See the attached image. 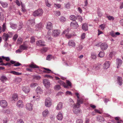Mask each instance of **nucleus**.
Returning a JSON list of instances; mask_svg holds the SVG:
<instances>
[{
    "label": "nucleus",
    "mask_w": 123,
    "mask_h": 123,
    "mask_svg": "<svg viewBox=\"0 0 123 123\" xmlns=\"http://www.w3.org/2000/svg\"><path fill=\"white\" fill-rule=\"evenodd\" d=\"M20 49L22 50L26 49L27 48V47L25 46L21 45L20 47Z\"/></svg>",
    "instance_id": "36"
},
{
    "label": "nucleus",
    "mask_w": 123,
    "mask_h": 123,
    "mask_svg": "<svg viewBox=\"0 0 123 123\" xmlns=\"http://www.w3.org/2000/svg\"><path fill=\"white\" fill-rule=\"evenodd\" d=\"M46 5L48 7H50V6H51V4H50L48 2H46Z\"/></svg>",
    "instance_id": "55"
},
{
    "label": "nucleus",
    "mask_w": 123,
    "mask_h": 123,
    "mask_svg": "<svg viewBox=\"0 0 123 123\" xmlns=\"http://www.w3.org/2000/svg\"><path fill=\"white\" fill-rule=\"evenodd\" d=\"M36 93L38 95H40L43 93V91L41 88L39 87H38L36 90Z\"/></svg>",
    "instance_id": "13"
},
{
    "label": "nucleus",
    "mask_w": 123,
    "mask_h": 123,
    "mask_svg": "<svg viewBox=\"0 0 123 123\" xmlns=\"http://www.w3.org/2000/svg\"><path fill=\"white\" fill-rule=\"evenodd\" d=\"M66 95H72V94L69 91H67L66 92Z\"/></svg>",
    "instance_id": "48"
},
{
    "label": "nucleus",
    "mask_w": 123,
    "mask_h": 123,
    "mask_svg": "<svg viewBox=\"0 0 123 123\" xmlns=\"http://www.w3.org/2000/svg\"><path fill=\"white\" fill-rule=\"evenodd\" d=\"M45 105L47 107H50L52 104L51 100L49 98H47L45 99Z\"/></svg>",
    "instance_id": "3"
},
{
    "label": "nucleus",
    "mask_w": 123,
    "mask_h": 123,
    "mask_svg": "<svg viewBox=\"0 0 123 123\" xmlns=\"http://www.w3.org/2000/svg\"><path fill=\"white\" fill-rule=\"evenodd\" d=\"M75 94L77 96V98L78 99H79V93H75Z\"/></svg>",
    "instance_id": "63"
},
{
    "label": "nucleus",
    "mask_w": 123,
    "mask_h": 123,
    "mask_svg": "<svg viewBox=\"0 0 123 123\" xmlns=\"http://www.w3.org/2000/svg\"><path fill=\"white\" fill-rule=\"evenodd\" d=\"M54 6L56 8H60L61 7V5L59 4H55Z\"/></svg>",
    "instance_id": "34"
},
{
    "label": "nucleus",
    "mask_w": 123,
    "mask_h": 123,
    "mask_svg": "<svg viewBox=\"0 0 123 123\" xmlns=\"http://www.w3.org/2000/svg\"><path fill=\"white\" fill-rule=\"evenodd\" d=\"M70 6L69 5V4H67L66 5V7L67 8H68Z\"/></svg>",
    "instance_id": "62"
},
{
    "label": "nucleus",
    "mask_w": 123,
    "mask_h": 123,
    "mask_svg": "<svg viewBox=\"0 0 123 123\" xmlns=\"http://www.w3.org/2000/svg\"><path fill=\"white\" fill-rule=\"evenodd\" d=\"M117 64L118 65L117 68H118V66H121L122 63V61L120 59H118L117 60Z\"/></svg>",
    "instance_id": "27"
},
{
    "label": "nucleus",
    "mask_w": 123,
    "mask_h": 123,
    "mask_svg": "<svg viewBox=\"0 0 123 123\" xmlns=\"http://www.w3.org/2000/svg\"><path fill=\"white\" fill-rule=\"evenodd\" d=\"M17 104L18 106L19 107H22L23 106V103L21 101H18L17 103Z\"/></svg>",
    "instance_id": "26"
},
{
    "label": "nucleus",
    "mask_w": 123,
    "mask_h": 123,
    "mask_svg": "<svg viewBox=\"0 0 123 123\" xmlns=\"http://www.w3.org/2000/svg\"><path fill=\"white\" fill-rule=\"evenodd\" d=\"M5 59L7 61H9L10 59L9 57H6L5 58Z\"/></svg>",
    "instance_id": "61"
},
{
    "label": "nucleus",
    "mask_w": 123,
    "mask_h": 123,
    "mask_svg": "<svg viewBox=\"0 0 123 123\" xmlns=\"http://www.w3.org/2000/svg\"><path fill=\"white\" fill-rule=\"evenodd\" d=\"M30 67L32 68H38V67L36 65L34 64H31L30 65Z\"/></svg>",
    "instance_id": "31"
},
{
    "label": "nucleus",
    "mask_w": 123,
    "mask_h": 123,
    "mask_svg": "<svg viewBox=\"0 0 123 123\" xmlns=\"http://www.w3.org/2000/svg\"><path fill=\"white\" fill-rule=\"evenodd\" d=\"M49 114V111L48 110H44L42 112V115L44 117L47 116Z\"/></svg>",
    "instance_id": "14"
},
{
    "label": "nucleus",
    "mask_w": 123,
    "mask_h": 123,
    "mask_svg": "<svg viewBox=\"0 0 123 123\" xmlns=\"http://www.w3.org/2000/svg\"><path fill=\"white\" fill-rule=\"evenodd\" d=\"M43 13V11L41 9H39L33 12V15L35 16H40L42 15Z\"/></svg>",
    "instance_id": "2"
},
{
    "label": "nucleus",
    "mask_w": 123,
    "mask_h": 123,
    "mask_svg": "<svg viewBox=\"0 0 123 123\" xmlns=\"http://www.w3.org/2000/svg\"><path fill=\"white\" fill-rule=\"evenodd\" d=\"M77 104L76 105H74V107L73 111L76 114H78L81 111L80 109L79 108L80 107L79 105V104H80V101L79 100H77Z\"/></svg>",
    "instance_id": "1"
},
{
    "label": "nucleus",
    "mask_w": 123,
    "mask_h": 123,
    "mask_svg": "<svg viewBox=\"0 0 123 123\" xmlns=\"http://www.w3.org/2000/svg\"><path fill=\"white\" fill-rule=\"evenodd\" d=\"M34 78L37 80H39L40 79L41 77L39 76H35Z\"/></svg>",
    "instance_id": "49"
},
{
    "label": "nucleus",
    "mask_w": 123,
    "mask_h": 123,
    "mask_svg": "<svg viewBox=\"0 0 123 123\" xmlns=\"http://www.w3.org/2000/svg\"><path fill=\"white\" fill-rule=\"evenodd\" d=\"M71 27L73 29H76L78 27V25L75 21L72 22L70 23Z\"/></svg>",
    "instance_id": "7"
},
{
    "label": "nucleus",
    "mask_w": 123,
    "mask_h": 123,
    "mask_svg": "<svg viewBox=\"0 0 123 123\" xmlns=\"http://www.w3.org/2000/svg\"><path fill=\"white\" fill-rule=\"evenodd\" d=\"M58 82L61 85H62L64 87L66 88H67V86L65 85V83L63 81L60 80Z\"/></svg>",
    "instance_id": "24"
},
{
    "label": "nucleus",
    "mask_w": 123,
    "mask_h": 123,
    "mask_svg": "<svg viewBox=\"0 0 123 123\" xmlns=\"http://www.w3.org/2000/svg\"><path fill=\"white\" fill-rule=\"evenodd\" d=\"M78 9L80 13H81L82 12V10L80 7L78 8Z\"/></svg>",
    "instance_id": "59"
},
{
    "label": "nucleus",
    "mask_w": 123,
    "mask_h": 123,
    "mask_svg": "<svg viewBox=\"0 0 123 123\" xmlns=\"http://www.w3.org/2000/svg\"><path fill=\"white\" fill-rule=\"evenodd\" d=\"M62 33L63 34H65L66 37L68 39L71 38L73 36L71 34L69 33L68 30L64 31Z\"/></svg>",
    "instance_id": "4"
},
{
    "label": "nucleus",
    "mask_w": 123,
    "mask_h": 123,
    "mask_svg": "<svg viewBox=\"0 0 123 123\" xmlns=\"http://www.w3.org/2000/svg\"><path fill=\"white\" fill-rule=\"evenodd\" d=\"M54 14L57 16H60L61 15L60 12L58 11H56L54 12Z\"/></svg>",
    "instance_id": "29"
},
{
    "label": "nucleus",
    "mask_w": 123,
    "mask_h": 123,
    "mask_svg": "<svg viewBox=\"0 0 123 123\" xmlns=\"http://www.w3.org/2000/svg\"><path fill=\"white\" fill-rule=\"evenodd\" d=\"M83 121L81 119H78L76 121V123H82Z\"/></svg>",
    "instance_id": "45"
},
{
    "label": "nucleus",
    "mask_w": 123,
    "mask_h": 123,
    "mask_svg": "<svg viewBox=\"0 0 123 123\" xmlns=\"http://www.w3.org/2000/svg\"><path fill=\"white\" fill-rule=\"evenodd\" d=\"M82 47L81 46H80L77 48V49L79 50H80L82 49Z\"/></svg>",
    "instance_id": "56"
},
{
    "label": "nucleus",
    "mask_w": 123,
    "mask_h": 123,
    "mask_svg": "<svg viewBox=\"0 0 123 123\" xmlns=\"http://www.w3.org/2000/svg\"><path fill=\"white\" fill-rule=\"evenodd\" d=\"M108 47V45L105 43H102L100 45V48L103 50H106Z\"/></svg>",
    "instance_id": "6"
},
{
    "label": "nucleus",
    "mask_w": 123,
    "mask_h": 123,
    "mask_svg": "<svg viewBox=\"0 0 123 123\" xmlns=\"http://www.w3.org/2000/svg\"><path fill=\"white\" fill-rule=\"evenodd\" d=\"M111 35L113 37H115L116 36L115 33H113V32H111Z\"/></svg>",
    "instance_id": "57"
},
{
    "label": "nucleus",
    "mask_w": 123,
    "mask_h": 123,
    "mask_svg": "<svg viewBox=\"0 0 123 123\" xmlns=\"http://www.w3.org/2000/svg\"><path fill=\"white\" fill-rule=\"evenodd\" d=\"M44 77L50 79H53V77L47 74L44 75Z\"/></svg>",
    "instance_id": "42"
},
{
    "label": "nucleus",
    "mask_w": 123,
    "mask_h": 123,
    "mask_svg": "<svg viewBox=\"0 0 123 123\" xmlns=\"http://www.w3.org/2000/svg\"><path fill=\"white\" fill-rule=\"evenodd\" d=\"M0 105L2 107H5L7 105V103L5 100H2L0 102Z\"/></svg>",
    "instance_id": "9"
},
{
    "label": "nucleus",
    "mask_w": 123,
    "mask_h": 123,
    "mask_svg": "<svg viewBox=\"0 0 123 123\" xmlns=\"http://www.w3.org/2000/svg\"><path fill=\"white\" fill-rule=\"evenodd\" d=\"M59 31L54 30L53 31L52 34L54 36H56L59 35Z\"/></svg>",
    "instance_id": "18"
},
{
    "label": "nucleus",
    "mask_w": 123,
    "mask_h": 123,
    "mask_svg": "<svg viewBox=\"0 0 123 123\" xmlns=\"http://www.w3.org/2000/svg\"><path fill=\"white\" fill-rule=\"evenodd\" d=\"M2 5L4 7H6L7 6L8 4L5 2H1Z\"/></svg>",
    "instance_id": "28"
},
{
    "label": "nucleus",
    "mask_w": 123,
    "mask_h": 123,
    "mask_svg": "<svg viewBox=\"0 0 123 123\" xmlns=\"http://www.w3.org/2000/svg\"><path fill=\"white\" fill-rule=\"evenodd\" d=\"M3 37L6 40L8 37V35L7 34L4 33L3 35Z\"/></svg>",
    "instance_id": "41"
},
{
    "label": "nucleus",
    "mask_w": 123,
    "mask_h": 123,
    "mask_svg": "<svg viewBox=\"0 0 123 123\" xmlns=\"http://www.w3.org/2000/svg\"><path fill=\"white\" fill-rule=\"evenodd\" d=\"M50 55H48L47 57V59L48 60H50Z\"/></svg>",
    "instance_id": "60"
},
{
    "label": "nucleus",
    "mask_w": 123,
    "mask_h": 123,
    "mask_svg": "<svg viewBox=\"0 0 123 123\" xmlns=\"http://www.w3.org/2000/svg\"><path fill=\"white\" fill-rule=\"evenodd\" d=\"M46 28L49 30L51 29L52 28V24L50 22H48L47 23Z\"/></svg>",
    "instance_id": "12"
},
{
    "label": "nucleus",
    "mask_w": 123,
    "mask_h": 123,
    "mask_svg": "<svg viewBox=\"0 0 123 123\" xmlns=\"http://www.w3.org/2000/svg\"><path fill=\"white\" fill-rule=\"evenodd\" d=\"M85 33H83L81 36V38L83 39L85 38Z\"/></svg>",
    "instance_id": "47"
},
{
    "label": "nucleus",
    "mask_w": 123,
    "mask_h": 123,
    "mask_svg": "<svg viewBox=\"0 0 123 123\" xmlns=\"http://www.w3.org/2000/svg\"><path fill=\"white\" fill-rule=\"evenodd\" d=\"M22 39L20 38H19L17 41V43L19 44L21 43H22Z\"/></svg>",
    "instance_id": "37"
},
{
    "label": "nucleus",
    "mask_w": 123,
    "mask_h": 123,
    "mask_svg": "<svg viewBox=\"0 0 123 123\" xmlns=\"http://www.w3.org/2000/svg\"><path fill=\"white\" fill-rule=\"evenodd\" d=\"M70 19L72 20H75L76 19V18L74 15H72L70 16Z\"/></svg>",
    "instance_id": "30"
},
{
    "label": "nucleus",
    "mask_w": 123,
    "mask_h": 123,
    "mask_svg": "<svg viewBox=\"0 0 123 123\" xmlns=\"http://www.w3.org/2000/svg\"><path fill=\"white\" fill-rule=\"evenodd\" d=\"M12 99L14 100H18V96L17 94H14L12 95Z\"/></svg>",
    "instance_id": "19"
},
{
    "label": "nucleus",
    "mask_w": 123,
    "mask_h": 123,
    "mask_svg": "<svg viewBox=\"0 0 123 123\" xmlns=\"http://www.w3.org/2000/svg\"><path fill=\"white\" fill-rule=\"evenodd\" d=\"M107 18L110 20H113L114 19V18L111 16H107Z\"/></svg>",
    "instance_id": "38"
},
{
    "label": "nucleus",
    "mask_w": 123,
    "mask_h": 123,
    "mask_svg": "<svg viewBox=\"0 0 123 123\" xmlns=\"http://www.w3.org/2000/svg\"><path fill=\"white\" fill-rule=\"evenodd\" d=\"M26 108L28 110L31 111L33 109V105L30 104H28L26 105Z\"/></svg>",
    "instance_id": "11"
},
{
    "label": "nucleus",
    "mask_w": 123,
    "mask_h": 123,
    "mask_svg": "<svg viewBox=\"0 0 123 123\" xmlns=\"http://www.w3.org/2000/svg\"><path fill=\"white\" fill-rule=\"evenodd\" d=\"M98 35H99L100 34L103 33V32L102 31H100L99 30H98Z\"/></svg>",
    "instance_id": "58"
},
{
    "label": "nucleus",
    "mask_w": 123,
    "mask_h": 123,
    "mask_svg": "<svg viewBox=\"0 0 123 123\" xmlns=\"http://www.w3.org/2000/svg\"><path fill=\"white\" fill-rule=\"evenodd\" d=\"M6 29V25L5 24H4L2 25V31L4 32Z\"/></svg>",
    "instance_id": "40"
},
{
    "label": "nucleus",
    "mask_w": 123,
    "mask_h": 123,
    "mask_svg": "<svg viewBox=\"0 0 123 123\" xmlns=\"http://www.w3.org/2000/svg\"><path fill=\"white\" fill-rule=\"evenodd\" d=\"M16 4L18 6H20V3L18 0H16Z\"/></svg>",
    "instance_id": "50"
},
{
    "label": "nucleus",
    "mask_w": 123,
    "mask_h": 123,
    "mask_svg": "<svg viewBox=\"0 0 123 123\" xmlns=\"http://www.w3.org/2000/svg\"><path fill=\"white\" fill-rule=\"evenodd\" d=\"M22 51V50L20 48L18 50H16V52L17 53H20Z\"/></svg>",
    "instance_id": "51"
},
{
    "label": "nucleus",
    "mask_w": 123,
    "mask_h": 123,
    "mask_svg": "<svg viewBox=\"0 0 123 123\" xmlns=\"http://www.w3.org/2000/svg\"><path fill=\"white\" fill-rule=\"evenodd\" d=\"M20 65V64L18 62H17L15 63L14 65V66H17Z\"/></svg>",
    "instance_id": "52"
},
{
    "label": "nucleus",
    "mask_w": 123,
    "mask_h": 123,
    "mask_svg": "<svg viewBox=\"0 0 123 123\" xmlns=\"http://www.w3.org/2000/svg\"><path fill=\"white\" fill-rule=\"evenodd\" d=\"M66 83L68 86H70L71 87V83L68 80H67Z\"/></svg>",
    "instance_id": "44"
},
{
    "label": "nucleus",
    "mask_w": 123,
    "mask_h": 123,
    "mask_svg": "<svg viewBox=\"0 0 123 123\" xmlns=\"http://www.w3.org/2000/svg\"><path fill=\"white\" fill-rule=\"evenodd\" d=\"M10 73L15 75H20L22 74L21 73H19L14 71H11L10 72Z\"/></svg>",
    "instance_id": "23"
},
{
    "label": "nucleus",
    "mask_w": 123,
    "mask_h": 123,
    "mask_svg": "<svg viewBox=\"0 0 123 123\" xmlns=\"http://www.w3.org/2000/svg\"><path fill=\"white\" fill-rule=\"evenodd\" d=\"M68 45L70 46L74 47L75 46V44L73 40H70L69 41Z\"/></svg>",
    "instance_id": "10"
},
{
    "label": "nucleus",
    "mask_w": 123,
    "mask_h": 123,
    "mask_svg": "<svg viewBox=\"0 0 123 123\" xmlns=\"http://www.w3.org/2000/svg\"><path fill=\"white\" fill-rule=\"evenodd\" d=\"M82 28L85 31H87L88 30V27L87 24H84L82 26Z\"/></svg>",
    "instance_id": "20"
},
{
    "label": "nucleus",
    "mask_w": 123,
    "mask_h": 123,
    "mask_svg": "<svg viewBox=\"0 0 123 123\" xmlns=\"http://www.w3.org/2000/svg\"><path fill=\"white\" fill-rule=\"evenodd\" d=\"M57 118L59 120H61L62 118V113L59 112L57 116Z\"/></svg>",
    "instance_id": "21"
},
{
    "label": "nucleus",
    "mask_w": 123,
    "mask_h": 123,
    "mask_svg": "<svg viewBox=\"0 0 123 123\" xmlns=\"http://www.w3.org/2000/svg\"><path fill=\"white\" fill-rule=\"evenodd\" d=\"M54 88L56 90H58L61 89V87L60 86L57 85L55 86Z\"/></svg>",
    "instance_id": "32"
},
{
    "label": "nucleus",
    "mask_w": 123,
    "mask_h": 123,
    "mask_svg": "<svg viewBox=\"0 0 123 123\" xmlns=\"http://www.w3.org/2000/svg\"><path fill=\"white\" fill-rule=\"evenodd\" d=\"M62 103L61 102H60L57 104L56 108L57 110H60L62 108Z\"/></svg>",
    "instance_id": "17"
},
{
    "label": "nucleus",
    "mask_w": 123,
    "mask_h": 123,
    "mask_svg": "<svg viewBox=\"0 0 123 123\" xmlns=\"http://www.w3.org/2000/svg\"><path fill=\"white\" fill-rule=\"evenodd\" d=\"M7 118L6 117L4 118L3 120V123H7Z\"/></svg>",
    "instance_id": "46"
},
{
    "label": "nucleus",
    "mask_w": 123,
    "mask_h": 123,
    "mask_svg": "<svg viewBox=\"0 0 123 123\" xmlns=\"http://www.w3.org/2000/svg\"><path fill=\"white\" fill-rule=\"evenodd\" d=\"M105 25L104 24H102L100 25V27L102 30H104L105 27Z\"/></svg>",
    "instance_id": "43"
},
{
    "label": "nucleus",
    "mask_w": 123,
    "mask_h": 123,
    "mask_svg": "<svg viewBox=\"0 0 123 123\" xmlns=\"http://www.w3.org/2000/svg\"><path fill=\"white\" fill-rule=\"evenodd\" d=\"M22 80L21 79V78L18 77L16 78L15 80V82L17 83H19Z\"/></svg>",
    "instance_id": "25"
},
{
    "label": "nucleus",
    "mask_w": 123,
    "mask_h": 123,
    "mask_svg": "<svg viewBox=\"0 0 123 123\" xmlns=\"http://www.w3.org/2000/svg\"><path fill=\"white\" fill-rule=\"evenodd\" d=\"M37 44L38 46H44L45 45L44 42L41 40H39L37 41Z\"/></svg>",
    "instance_id": "15"
},
{
    "label": "nucleus",
    "mask_w": 123,
    "mask_h": 123,
    "mask_svg": "<svg viewBox=\"0 0 123 123\" xmlns=\"http://www.w3.org/2000/svg\"><path fill=\"white\" fill-rule=\"evenodd\" d=\"M110 65V64L109 62H106L103 65V67L105 69H107L108 68Z\"/></svg>",
    "instance_id": "16"
},
{
    "label": "nucleus",
    "mask_w": 123,
    "mask_h": 123,
    "mask_svg": "<svg viewBox=\"0 0 123 123\" xmlns=\"http://www.w3.org/2000/svg\"><path fill=\"white\" fill-rule=\"evenodd\" d=\"M43 84L46 88H48L50 86V84L49 80L44 79L43 80Z\"/></svg>",
    "instance_id": "5"
},
{
    "label": "nucleus",
    "mask_w": 123,
    "mask_h": 123,
    "mask_svg": "<svg viewBox=\"0 0 123 123\" xmlns=\"http://www.w3.org/2000/svg\"><path fill=\"white\" fill-rule=\"evenodd\" d=\"M22 89L23 91L25 93H28L30 91V89L29 88L26 86L22 87Z\"/></svg>",
    "instance_id": "8"
},
{
    "label": "nucleus",
    "mask_w": 123,
    "mask_h": 123,
    "mask_svg": "<svg viewBox=\"0 0 123 123\" xmlns=\"http://www.w3.org/2000/svg\"><path fill=\"white\" fill-rule=\"evenodd\" d=\"M18 37V35L16 34L14 36L13 38V39L14 40H15Z\"/></svg>",
    "instance_id": "53"
},
{
    "label": "nucleus",
    "mask_w": 123,
    "mask_h": 123,
    "mask_svg": "<svg viewBox=\"0 0 123 123\" xmlns=\"http://www.w3.org/2000/svg\"><path fill=\"white\" fill-rule=\"evenodd\" d=\"M104 53L102 52H100L99 54V56L101 57H103L104 56Z\"/></svg>",
    "instance_id": "39"
},
{
    "label": "nucleus",
    "mask_w": 123,
    "mask_h": 123,
    "mask_svg": "<svg viewBox=\"0 0 123 123\" xmlns=\"http://www.w3.org/2000/svg\"><path fill=\"white\" fill-rule=\"evenodd\" d=\"M60 20L61 22H64L66 21V19L64 17H62L60 18Z\"/></svg>",
    "instance_id": "33"
},
{
    "label": "nucleus",
    "mask_w": 123,
    "mask_h": 123,
    "mask_svg": "<svg viewBox=\"0 0 123 123\" xmlns=\"http://www.w3.org/2000/svg\"><path fill=\"white\" fill-rule=\"evenodd\" d=\"M38 85L36 83H33L30 84V86L31 88H34Z\"/></svg>",
    "instance_id": "22"
},
{
    "label": "nucleus",
    "mask_w": 123,
    "mask_h": 123,
    "mask_svg": "<svg viewBox=\"0 0 123 123\" xmlns=\"http://www.w3.org/2000/svg\"><path fill=\"white\" fill-rule=\"evenodd\" d=\"M35 41V39L34 37H32L31 38L30 42L31 43L34 42Z\"/></svg>",
    "instance_id": "35"
},
{
    "label": "nucleus",
    "mask_w": 123,
    "mask_h": 123,
    "mask_svg": "<svg viewBox=\"0 0 123 123\" xmlns=\"http://www.w3.org/2000/svg\"><path fill=\"white\" fill-rule=\"evenodd\" d=\"M43 68L44 69H45L47 71H48V72H50L51 71V70H50V69H48V68Z\"/></svg>",
    "instance_id": "54"
},
{
    "label": "nucleus",
    "mask_w": 123,
    "mask_h": 123,
    "mask_svg": "<svg viewBox=\"0 0 123 123\" xmlns=\"http://www.w3.org/2000/svg\"><path fill=\"white\" fill-rule=\"evenodd\" d=\"M120 23L121 24L123 25V19H122L120 21Z\"/></svg>",
    "instance_id": "64"
}]
</instances>
